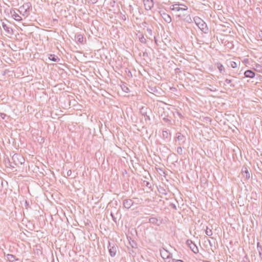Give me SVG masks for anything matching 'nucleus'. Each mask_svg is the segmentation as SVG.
Here are the masks:
<instances>
[{"mask_svg": "<svg viewBox=\"0 0 262 262\" xmlns=\"http://www.w3.org/2000/svg\"><path fill=\"white\" fill-rule=\"evenodd\" d=\"M177 114L178 115V116L180 117H182V116L181 115V114L180 113H179V112H177Z\"/></svg>", "mask_w": 262, "mask_h": 262, "instance_id": "obj_48", "label": "nucleus"}, {"mask_svg": "<svg viewBox=\"0 0 262 262\" xmlns=\"http://www.w3.org/2000/svg\"><path fill=\"white\" fill-rule=\"evenodd\" d=\"M241 173L244 177H245L247 180H249L250 178V174L248 170L247 166H243L242 169Z\"/></svg>", "mask_w": 262, "mask_h": 262, "instance_id": "obj_10", "label": "nucleus"}, {"mask_svg": "<svg viewBox=\"0 0 262 262\" xmlns=\"http://www.w3.org/2000/svg\"><path fill=\"white\" fill-rule=\"evenodd\" d=\"M205 233L207 235L211 236L212 235L213 232L211 229H209L208 227H206V229L205 230Z\"/></svg>", "mask_w": 262, "mask_h": 262, "instance_id": "obj_29", "label": "nucleus"}, {"mask_svg": "<svg viewBox=\"0 0 262 262\" xmlns=\"http://www.w3.org/2000/svg\"><path fill=\"white\" fill-rule=\"evenodd\" d=\"M30 8H32V5L30 3L28 2L25 3L23 6L20 7L18 11L23 15H27L29 14V9Z\"/></svg>", "mask_w": 262, "mask_h": 262, "instance_id": "obj_5", "label": "nucleus"}, {"mask_svg": "<svg viewBox=\"0 0 262 262\" xmlns=\"http://www.w3.org/2000/svg\"><path fill=\"white\" fill-rule=\"evenodd\" d=\"M119 215V213L118 212V211L117 212L116 214V215H115L114 214V213L113 212H111V216H112V218L113 220V221L116 223V224L117 223V216Z\"/></svg>", "mask_w": 262, "mask_h": 262, "instance_id": "obj_27", "label": "nucleus"}, {"mask_svg": "<svg viewBox=\"0 0 262 262\" xmlns=\"http://www.w3.org/2000/svg\"><path fill=\"white\" fill-rule=\"evenodd\" d=\"M158 191L163 194L166 195L167 194L166 190L163 187H160V188L158 189Z\"/></svg>", "mask_w": 262, "mask_h": 262, "instance_id": "obj_30", "label": "nucleus"}, {"mask_svg": "<svg viewBox=\"0 0 262 262\" xmlns=\"http://www.w3.org/2000/svg\"><path fill=\"white\" fill-rule=\"evenodd\" d=\"M49 59L54 62H58L60 60V58L57 56L52 54L49 55Z\"/></svg>", "mask_w": 262, "mask_h": 262, "instance_id": "obj_18", "label": "nucleus"}, {"mask_svg": "<svg viewBox=\"0 0 262 262\" xmlns=\"http://www.w3.org/2000/svg\"><path fill=\"white\" fill-rule=\"evenodd\" d=\"M241 262H250L247 256H245Z\"/></svg>", "mask_w": 262, "mask_h": 262, "instance_id": "obj_35", "label": "nucleus"}, {"mask_svg": "<svg viewBox=\"0 0 262 262\" xmlns=\"http://www.w3.org/2000/svg\"><path fill=\"white\" fill-rule=\"evenodd\" d=\"M175 260L176 259H166L165 260V262H175Z\"/></svg>", "mask_w": 262, "mask_h": 262, "instance_id": "obj_39", "label": "nucleus"}, {"mask_svg": "<svg viewBox=\"0 0 262 262\" xmlns=\"http://www.w3.org/2000/svg\"><path fill=\"white\" fill-rule=\"evenodd\" d=\"M175 262H184V261L181 259H176Z\"/></svg>", "mask_w": 262, "mask_h": 262, "instance_id": "obj_47", "label": "nucleus"}, {"mask_svg": "<svg viewBox=\"0 0 262 262\" xmlns=\"http://www.w3.org/2000/svg\"><path fill=\"white\" fill-rule=\"evenodd\" d=\"M170 206L171 208H172L173 209H174V210H177V209L176 205L175 204H173V203L170 204Z\"/></svg>", "mask_w": 262, "mask_h": 262, "instance_id": "obj_38", "label": "nucleus"}, {"mask_svg": "<svg viewBox=\"0 0 262 262\" xmlns=\"http://www.w3.org/2000/svg\"><path fill=\"white\" fill-rule=\"evenodd\" d=\"M253 69L254 71L262 73V64L255 63L254 64Z\"/></svg>", "mask_w": 262, "mask_h": 262, "instance_id": "obj_19", "label": "nucleus"}, {"mask_svg": "<svg viewBox=\"0 0 262 262\" xmlns=\"http://www.w3.org/2000/svg\"><path fill=\"white\" fill-rule=\"evenodd\" d=\"M12 15L14 19L16 21H20L22 20L21 17L14 11L13 14H12Z\"/></svg>", "mask_w": 262, "mask_h": 262, "instance_id": "obj_25", "label": "nucleus"}, {"mask_svg": "<svg viewBox=\"0 0 262 262\" xmlns=\"http://www.w3.org/2000/svg\"><path fill=\"white\" fill-rule=\"evenodd\" d=\"M258 35H259V39H258V40H260V41H262V31H261L259 32Z\"/></svg>", "mask_w": 262, "mask_h": 262, "instance_id": "obj_40", "label": "nucleus"}, {"mask_svg": "<svg viewBox=\"0 0 262 262\" xmlns=\"http://www.w3.org/2000/svg\"><path fill=\"white\" fill-rule=\"evenodd\" d=\"M227 65L229 67L232 68H236L237 67V64L236 62L231 60L227 61Z\"/></svg>", "mask_w": 262, "mask_h": 262, "instance_id": "obj_22", "label": "nucleus"}, {"mask_svg": "<svg viewBox=\"0 0 262 262\" xmlns=\"http://www.w3.org/2000/svg\"><path fill=\"white\" fill-rule=\"evenodd\" d=\"M107 248L111 256L112 257H115L118 250V246L114 243L109 242Z\"/></svg>", "mask_w": 262, "mask_h": 262, "instance_id": "obj_4", "label": "nucleus"}, {"mask_svg": "<svg viewBox=\"0 0 262 262\" xmlns=\"http://www.w3.org/2000/svg\"><path fill=\"white\" fill-rule=\"evenodd\" d=\"M149 222L154 225H156L157 226H160L162 224V221L159 220L156 217H150L149 219Z\"/></svg>", "mask_w": 262, "mask_h": 262, "instance_id": "obj_15", "label": "nucleus"}, {"mask_svg": "<svg viewBox=\"0 0 262 262\" xmlns=\"http://www.w3.org/2000/svg\"><path fill=\"white\" fill-rule=\"evenodd\" d=\"M143 56L144 57H147L148 56V54L146 52H144L143 53Z\"/></svg>", "mask_w": 262, "mask_h": 262, "instance_id": "obj_42", "label": "nucleus"}, {"mask_svg": "<svg viewBox=\"0 0 262 262\" xmlns=\"http://www.w3.org/2000/svg\"><path fill=\"white\" fill-rule=\"evenodd\" d=\"M7 258L9 261L11 262L16 260V259H15V256L12 254H7Z\"/></svg>", "mask_w": 262, "mask_h": 262, "instance_id": "obj_28", "label": "nucleus"}, {"mask_svg": "<svg viewBox=\"0 0 262 262\" xmlns=\"http://www.w3.org/2000/svg\"><path fill=\"white\" fill-rule=\"evenodd\" d=\"M171 134L168 133V130H163L162 133V137L164 139H168L170 140Z\"/></svg>", "mask_w": 262, "mask_h": 262, "instance_id": "obj_20", "label": "nucleus"}, {"mask_svg": "<svg viewBox=\"0 0 262 262\" xmlns=\"http://www.w3.org/2000/svg\"><path fill=\"white\" fill-rule=\"evenodd\" d=\"M146 186L148 187V188H150L151 187V184L148 182H146Z\"/></svg>", "mask_w": 262, "mask_h": 262, "instance_id": "obj_43", "label": "nucleus"}, {"mask_svg": "<svg viewBox=\"0 0 262 262\" xmlns=\"http://www.w3.org/2000/svg\"><path fill=\"white\" fill-rule=\"evenodd\" d=\"M172 257V254L168 252V255H167V256H166V259H171Z\"/></svg>", "mask_w": 262, "mask_h": 262, "instance_id": "obj_37", "label": "nucleus"}, {"mask_svg": "<svg viewBox=\"0 0 262 262\" xmlns=\"http://www.w3.org/2000/svg\"><path fill=\"white\" fill-rule=\"evenodd\" d=\"M176 141H178L179 142V145H180L183 144L185 142V137L180 133H177L176 134Z\"/></svg>", "mask_w": 262, "mask_h": 262, "instance_id": "obj_9", "label": "nucleus"}, {"mask_svg": "<svg viewBox=\"0 0 262 262\" xmlns=\"http://www.w3.org/2000/svg\"><path fill=\"white\" fill-rule=\"evenodd\" d=\"M160 14L162 17L165 22H166L167 23H170L171 22L172 19L170 16L169 14H167L164 12H162L161 11L160 12Z\"/></svg>", "mask_w": 262, "mask_h": 262, "instance_id": "obj_12", "label": "nucleus"}, {"mask_svg": "<svg viewBox=\"0 0 262 262\" xmlns=\"http://www.w3.org/2000/svg\"><path fill=\"white\" fill-rule=\"evenodd\" d=\"M72 174L71 170H69L67 172V175L68 177L70 176Z\"/></svg>", "mask_w": 262, "mask_h": 262, "instance_id": "obj_41", "label": "nucleus"}, {"mask_svg": "<svg viewBox=\"0 0 262 262\" xmlns=\"http://www.w3.org/2000/svg\"><path fill=\"white\" fill-rule=\"evenodd\" d=\"M2 27L4 30L7 32L8 34H12L13 33V30L11 28L7 26V25L4 23V22L2 23Z\"/></svg>", "mask_w": 262, "mask_h": 262, "instance_id": "obj_17", "label": "nucleus"}, {"mask_svg": "<svg viewBox=\"0 0 262 262\" xmlns=\"http://www.w3.org/2000/svg\"><path fill=\"white\" fill-rule=\"evenodd\" d=\"M0 184L3 185V180L0 178Z\"/></svg>", "mask_w": 262, "mask_h": 262, "instance_id": "obj_50", "label": "nucleus"}, {"mask_svg": "<svg viewBox=\"0 0 262 262\" xmlns=\"http://www.w3.org/2000/svg\"><path fill=\"white\" fill-rule=\"evenodd\" d=\"M98 0H90V2L92 4H95L98 2Z\"/></svg>", "mask_w": 262, "mask_h": 262, "instance_id": "obj_44", "label": "nucleus"}, {"mask_svg": "<svg viewBox=\"0 0 262 262\" xmlns=\"http://www.w3.org/2000/svg\"><path fill=\"white\" fill-rule=\"evenodd\" d=\"M12 163L14 165L19 166L25 163L24 158L20 154H15L12 157Z\"/></svg>", "mask_w": 262, "mask_h": 262, "instance_id": "obj_3", "label": "nucleus"}, {"mask_svg": "<svg viewBox=\"0 0 262 262\" xmlns=\"http://www.w3.org/2000/svg\"><path fill=\"white\" fill-rule=\"evenodd\" d=\"M244 75L245 77L252 78L255 76V73L251 70H248L244 72Z\"/></svg>", "mask_w": 262, "mask_h": 262, "instance_id": "obj_14", "label": "nucleus"}, {"mask_svg": "<svg viewBox=\"0 0 262 262\" xmlns=\"http://www.w3.org/2000/svg\"><path fill=\"white\" fill-rule=\"evenodd\" d=\"M186 245L189 247V248L194 253L196 254L199 252L198 247L191 239L187 240Z\"/></svg>", "mask_w": 262, "mask_h": 262, "instance_id": "obj_6", "label": "nucleus"}, {"mask_svg": "<svg viewBox=\"0 0 262 262\" xmlns=\"http://www.w3.org/2000/svg\"><path fill=\"white\" fill-rule=\"evenodd\" d=\"M10 166L12 167H14V165H10Z\"/></svg>", "mask_w": 262, "mask_h": 262, "instance_id": "obj_52", "label": "nucleus"}, {"mask_svg": "<svg viewBox=\"0 0 262 262\" xmlns=\"http://www.w3.org/2000/svg\"><path fill=\"white\" fill-rule=\"evenodd\" d=\"M122 90L125 93H129L130 92L129 89L125 85L121 86Z\"/></svg>", "mask_w": 262, "mask_h": 262, "instance_id": "obj_31", "label": "nucleus"}, {"mask_svg": "<svg viewBox=\"0 0 262 262\" xmlns=\"http://www.w3.org/2000/svg\"><path fill=\"white\" fill-rule=\"evenodd\" d=\"M133 204L134 202L131 199H125L123 202V206L126 209H129Z\"/></svg>", "mask_w": 262, "mask_h": 262, "instance_id": "obj_13", "label": "nucleus"}, {"mask_svg": "<svg viewBox=\"0 0 262 262\" xmlns=\"http://www.w3.org/2000/svg\"><path fill=\"white\" fill-rule=\"evenodd\" d=\"M140 113L144 117L146 121L150 120V116L148 114V108L147 107H142L140 109Z\"/></svg>", "mask_w": 262, "mask_h": 262, "instance_id": "obj_8", "label": "nucleus"}, {"mask_svg": "<svg viewBox=\"0 0 262 262\" xmlns=\"http://www.w3.org/2000/svg\"><path fill=\"white\" fill-rule=\"evenodd\" d=\"M122 18L123 19V20H126V16L125 15H123L122 16Z\"/></svg>", "mask_w": 262, "mask_h": 262, "instance_id": "obj_49", "label": "nucleus"}, {"mask_svg": "<svg viewBox=\"0 0 262 262\" xmlns=\"http://www.w3.org/2000/svg\"><path fill=\"white\" fill-rule=\"evenodd\" d=\"M75 38L78 42L81 43H82L83 42V35H81V34H78V33L76 34L75 35Z\"/></svg>", "mask_w": 262, "mask_h": 262, "instance_id": "obj_21", "label": "nucleus"}, {"mask_svg": "<svg viewBox=\"0 0 262 262\" xmlns=\"http://www.w3.org/2000/svg\"><path fill=\"white\" fill-rule=\"evenodd\" d=\"M177 152L179 155H182L183 154V149L181 147H178L177 149Z\"/></svg>", "mask_w": 262, "mask_h": 262, "instance_id": "obj_32", "label": "nucleus"}, {"mask_svg": "<svg viewBox=\"0 0 262 262\" xmlns=\"http://www.w3.org/2000/svg\"><path fill=\"white\" fill-rule=\"evenodd\" d=\"M225 82L227 84H230V86L232 88H234L235 86V84L234 83H232V79H229L226 78L225 80Z\"/></svg>", "mask_w": 262, "mask_h": 262, "instance_id": "obj_26", "label": "nucleus"}, {"mask_svg": "<svg viewBox=\"0 0 262 262\" xmlns=\"http://www.w3.org/2000/svg\"><path fill=\"white\" fill-rule=\"evenodd\" d=\"M173 113L170 111L169 108L165 109L162 108L161 114L159 115L160 118L165 122L167 123L168 125L171 124V115Z\"/></svg>", "mask_w": 262, "mask_h": 262, "instance_id": "obj_1", "label": "nucleus"}, {"mask_svg": "<svg viewBox=\"0 0 262 262\" xmlns=\"http://www.w3.org/2000/svg\"><path fill=\"white\" fill-rule=\"evenodd\" d=\"M215 66L218 69L220 73L222 74H224L225 70L224 66L220 62H217L215 63Z\"/></svg>", "mask_w": 262, "mask_h": 262, "instance_id": "obj_16", "label": "nucleus"}, {"mask_svg": "<svg viewBox=\"0 0 262 262\" xmlns=\"http://www.w3.org/2000/svg\"><path fill=\"white\" fill-rule=\"evenodd\" d=\"M144 7L146 10H150L154 7L153 0H144Z\"/></svg>", "mask_w": 262, "mask_h": 262, "instance_id": "obj_11", "label": "nucleus"}, {"mask_svg": "<svg viewBox=\"0 0 262 262\" xmlns=\"http://www.w3.org/2000/svg\"><path fill=\"white\" fill-rule=\"evenodd\" d=\"M147 31H148V32L149 33H150V34H151V32H152V30H151V29L147 28Z\"/></svg>", "mask_w": 262, "mask_h": 262, "instance_id": "obj_46", "label": "nucleus"}, {"mask_svg": "<svg viewBox=\"0 0 262 262\" xmlns=\"http://www.w3.org/2000/svg\"><path fill=\"white\" fill-rule=\"evenodd\" d=\"M140 41L142 43H145L146 42V38L142 35V37L139 38Z\"/></svg>", "mask_w": 262, "mask_h": 262, "instance_id": "obj_33", "label": "nucleus"}, {"mask_svg": "<svg viewBox=\"0 0 262 262\" xmlns=\"http://www.w3.org/2000/svg\"><path fill=\"white\" fill-rule=\"evenodd\" d=\"M25 208L26 209H28V208H31V207L30 206V205H29V202L27 201H25Z\"/></svg>", "mask_w": 262, "mask_h": 262, "instance_id": "obj_36", "label": "nucleus"}, {"mask_svg": "<svg viewBox=\"0 0 262 262\" xmlns=\"http://www.w3.org/2000/svg\"><path fill=\"white\" fill-rule=\"evenodd\" d=\"M132 247H133V248H134V247H134L133 245H132Z\"/></svg>", "mask_w": 262, "mask_h": 262, "instance_id": "obj_53", "label": "nucleus"}, {"mask_svg": "<svg viewBox=\"0 0 262 262\" xmlns=\"http://www.w3.org/2000/svg\"><path fill=\"white\" fill-rule=\"evenodd\" d=\"M194 21L196 26L200 29V30L205 33H207L208 31V28L205 21L198 16H195L193 18Z\"/></svg>", "mask_w": 262, "mask_h": 262, "instance_id": "obj_2", "label": "nucleus"}, {"mask_svg": "<svg viewBox=\"0 0 262 262\" xmlns=\"http://www.w3.org/2000/svg\"><path fill=\"white\" fill-rule=\"evenodd\" d=\"M257 249L258 252L259 256L262 260V246L260 245L259 243H257Z\"/></svg>", "mask_w": 262, "mask_h": 262, "instance_id": "obj_23", "label": "nucleus"}, {"mask_svg": "<svg viewBox=\"0 0 262 262\" xmlns=\"http://www.w3.org/2000/svg\"><path fill=\"white\" fill-rule=\"evenodd\" d=\"M183 7H180V5L176 4L172 5L170 6L169 9L172 11H186L188 9V7L185 5H182Z\"/></svg>", "mask_w": 262, "mask_h": 262, "instance_id": "obj_7", "label": "nucleus"}, {"mask_svg": "<svg viewBox=\"0 0 262 262\" xmlns=\"http://www.w3.org/2000/svg\"><path fill=\"white\" fill-rule=\"evenodd\" d=\"M207 89L210 91H212V92H214L216 91V89H212L211 88H207Z\"/></svg>", "mask_w": 262, "mask_h": 262, "instance_id": "obj_45", "label": "nucleus"}, {"mask_svg": "<svg viewBox=\"0 0 262 262\" xmlns=\"http://www.w3.org/2000/svg\"><path fill=\"white\" fill-rule=\"evenodd\" d=\"M0 117L2 119H5L6 117H7L8 118H9V116H8L6 114L3 113H0Z\"/></svg>", "mask_w": 262, "mask_h": 262, "instance_id": "obj_34", "label": "nucleus"}, {"mask_svg": "<svg viewBox=\"0 0 262 262\" xmlns=\"http://www.w3.org/2000/svg\"><path fill=\"white\" fill-rule=\"evenodd\" d=\"M175 70L176 72H177V70H180V69L179 68H177Z\"/></svg>", "mask_w": 262, "mask_h": 262, "instance_id": "obj_51", "label": "nucleus"}, {"mask_svg": "<svg viewBox=\"0 0 262 262\" xmlns=\"http://www.w3.org/2000/svg\"><path fill=\"white\" fill-rule=\"evenodd\" d=\"M168 253V251L165 249H163V250H160L161 256L164 259H166V256H167Z\"/></svg>", "mask_w": 262, "mask_h": 262, "instance_id": "obj_24", "label": "nucleus"}]
</instances>
